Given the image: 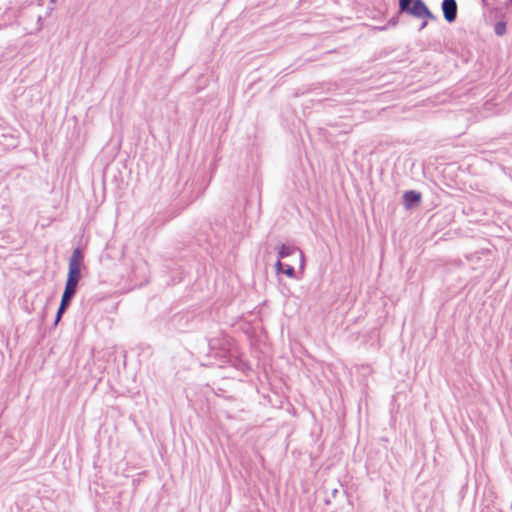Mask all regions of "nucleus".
Returning a JSON list of instances; mask_svg holds the SVG:
<instances>
[{
    "mask_svg": "<svg viewBox=\"0 0 512 512\" xmlns=\"http://www.w3.org/2000/svg\"><path fill=\"white\" fill-rule=\"evenodd\" d=\"M398 13H406L418 19H436L423 0H410L406 2L399 8Z\"/></svg>",
    "mask_w": 512,
    "mask_h": 512,
    "instance_id": "nucleus-1",
    "label": "nucleus"
},
{
    "mask_svg": "<svg viewBox=\"0 0 512 512\" xmlns=\"http://www.w3.org/2000/svg\"><path fill=\"white\" fill-rule=\"evenodd\" d=\"M441 9L444 19L449 24L456 21L458 13V4L456 0H442Z\"/></svg>",
    "mask_w": 512,
    "mask_h": 512,
    "instance_id": "nucleus-2",
    "label": "nucleus"
},
{
    "mask_svg": "<svg viewBox=\"0 0 512 512\" xmlns=\"http://www.w3.org/2000/svg\"><path fill=\"white\" fill-rule=\"evenodd\" d=\"M403 206L407 210H411L420 205L422 200V195L420 192L416 190H408L403 194Z\"/></svg>",
    "mask_w": 512,
    "mask_h": 512,
    "instance_id": "nucleus-3",
    "label": "nucleus"
},
{
    "mask_svg": "<svg viewBox=\"0 0 512 512\" xmlns=\"http://www.w3.org/2000/svg\"><path fill=\"white\" fill-rule=\"evenodd\" d=\"M77 288L78 284L66 281L61 299L71 303L77 293Z\"/></svg>",
    "mask_w": 512,
    "mask_h": 512,
    "instance_id": "nucleus-4",
    "label": "nucleus"
},
{
    "mask_svg": "<svg viewBox=\"0 0 512 512\" xmlns=\"http://www.w3.org/2000/svg\"><path fill=\"white\" fill-rule=\"evenodd\" d=\"M77 288L78 284L66 281L61 299L71 303L77 293Z\"/></svg>",
    "mask_w": 512,
    "mask_h": 512,
    "instance_id": "nucleus-5",
    "label": "nucleus"
},
{
    "mask_svg": "<svg viewBox=\"0 0 512 512\" xmlns=\"http://www.w3.org/2000/svg\"><path fill=\"white\" fill-rule=\"evenodd\" d=\"M81 267L82 266L68 265L66 281L78 284L81 279Z\"/></svg>",
    "mask_w": 512,
    "mask_h": 512,
    "instance_id": "nucleus-6",
    "label": "nucleus"
},
{
    "mask_svg": "<svg viewBox=\"0 0 512 512\" xmlns=\"http://www.w3.org/2000/svg\"><path fill=\"white\" fill-rule=\"evenodd\" d=\"M298 251H299V248H297L295 246L281 244L278 248V259H284Z\"/></svg>",
    "mask_w": 512,
    "mask_h": 512,
    "instance_id": "nucleus-7",
    "label": "nucleus"
},
{
    "mask_svg": "<svg viewBox=\"0 0 512 512\" xmlns=\"http://www.w3.org/2000/svg\"><path fill=\"white\" fill-rule=\"evenodd\" d=\"M83 259H84L83 252L79 247H77L73 250L72 255L69 259L68 265L82 266Z\"/></svg>",
    "mask_w": 512,
    "mask_h": 512,
    "instance_id": "nucleus-8",
    "label": "nucleus"
},
{
    "mask_svg": "<svg viewBox=\"0 0 512 512\" xmlns=\"http://www.w3.org/2000/svg\"><path fill=\"white\" fill-rule=\"evenodd\" d=\"M70 304H71L70 302L64 301L63 299H61L60 305L58 307V310H57V313H56V317H55V322H54L55 325L61 320L63 314L68 309Z\"/></svg>",
    "mask_w": 512,
    "mask_h": 512,
    "instance_id": "nucleus-9",
    "label": "nucleus"
},
{
    "mask_svg": "<svg viewBox=\"0 0 512 512\" xmlns=\"http://www.w3.org/2000/svg\"><path fill=\"white\" fill-rule=\"evenodd\" d=\"M283 274H285L287 277H289L291 279L296 278V271H295L294 267L289 264H285Z\"/></svg>",
    "mask_w": 512,
    "mask_h": 512,
    "instance_id": "nucleus-10",
    "label": "nucleus"
},
{
    "mask_svg": "<svg viewBox=\"0 0 512 512\" xmlns=\"http://www.w3.org/2000/svg\"><path fill=\"white\" fill-rule=\"evenodd\" d=\"M494 31L496 35L502 36L506 32V24L505 22H497L494 26Z\"/></svg>",
    "mask_w": 512,
    "mask_h": 512,
    "instance_id": "nucleus-11",
    "label": "nucleus"
},
{
    "mask_svg": "<svg viewBox=\"0 0 512 512\" xmlns=\"http://www.w3.org/2000/svg\"><path fill=\"white\" fill-rule=\"evenodd\" d=\"M285 267V263L281 262V259H278L275 263V269L277 274H283V270Z\"/></svg>",
    "mask_w": 512,
    "mask_h": 512,
    "instance_id": "nucleus-12",
    "label": "nucleus"
},
{
    "mask_svg": "<svg viewBox=\"0 0 512 512\" xmlns=\"http://www.w3.org/2000/svg\"><path fill=\"white\" fill-rule=\"evenodd\" d=\"M398 21H399V17H398V15H397V16H394V17H392V18L388 21L387 26H396V25L398 24Z\"/></svg>",
    "mask_w": 512,
    "mask_h": 512,
    "instance_id": "nucleus-13",
    "label": "nucleus"
},
{
    "mask_svg": "<svg viewBox=\"0 0 512 512\" xmlns=\"http://www.w3.org/2000/svg\"><path fill=\"white\" fill-rule=\"evenodd\" d=\"M299 257H300V269H304L305 266V257L303 252L299 249Z\"/></svg>",
    "mask_w": 512,
    "mask_h": 512,
    "instance_id": "nucleus-14",
    "label": "nucleus"
},
{
    "mask_svg": "<svg viewBox=\"0 0 512 512\" xmlns=\"http://www.w3.org/2000/svg\"><path fill=\"white\" fill-rule=\"evenodd\" d=\"M426 26H427V21H423V22L421 23V25H420L419 30L424 29Z\"/></svg>",
    "mask_w": 512,
    "mask_h": 512,
    "instance_id": "nucleus-15",
    "label": "nucleus"
},
{
    "mask_svg": "<svg viewBox=\"0 0 512 512\" xmlns=\"http://www.w3.org/2000/svg\"><path fill=\"white\" fill-rule=\"evenodd\" d=\"M386 28H387V26H382V27H377L376 29H378V30H381V31H382V30H385Z\"/></svg>",
    "mask_w": 512,
    "mask_h": 512,
    "instance_id": "nucleus-16",
    "label": "nucleus"
},
{
    "mask_svg": "<svg viewBox=\"0 0 512 512\" xmlns=\"http://www.w3.org/2000/svg\"><path fill=\"white\" fill-rule=\"evenodd\" d=\"M483 2H485V0H482Z\"/></svg>",
    "mask_w": 512,
    "mask_h": 512,
    "instance_id": "nucleus-17",
    "label": "nucleus"
},
{
    "mask_svg": "<svg viewBox=\"0 0 512 512\" xmlns=\"http://www.w3.org/2000/svg\"><path fill=\"white\" fill-rule=\"evenodd\" d=\"M512 2V0H510Z\"/></svg>",
    "mask_w": 512,
    "mask_h": 512,
    "instance_id": "nucleus-18",
    "label": "nucleus"
}]
</instances>
